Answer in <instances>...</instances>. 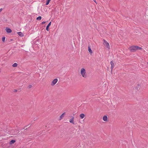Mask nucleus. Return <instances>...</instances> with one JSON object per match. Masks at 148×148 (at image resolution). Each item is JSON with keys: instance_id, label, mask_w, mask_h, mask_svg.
<instances>
[{"instance_id": "f257e3e1", "label": "nucleus", "mask_w": 148, "mask_h": 148, "mask_svg": "<svg viewBox=\"0 0 148 148\" xmlns=\"http://www.w3.org/2000/svg\"><path fill=\"white\" fill-rule=\"evenodd\" d=\"M142 48L138 46H134L130 47L129 49L130 51L131 52H135L138 49H142Z\"/></svg>"}, {"instance_id": "f03ea898", "label": "nucleus", "mask_w": 148, "mask_h": 148, "mask_svg": "<svg viewBox=\"0 0 148 148\" xmlns=\"http://www.w3.org/2000/svg\"><path fill=\"white\" fill-rule=\"evenodd\" d=\"M80 74L84 78H86L87 77V74L86 70L83 68H82L80 71Z\"/></svg>"}, {"instance_id": "7ed1b4c3", "label": "nucleus", "mask_w": 148, "mask_h": 148, "mask_svg": "<svg viewBox=\"0 0 148 148\" xmlns=\"http://www.w3.org/2000/svg\"><path fill=\"white\" fill-rule=\"evenodd\" d=\"M103 45L109 49H110V46L108 42L105 39L103 40Z\"/></svg>"}, {"instance_id": "20e7f679", "label": "nucleus", "mask_w": 148, "mask_h": 148, "mask_svg": "<svg viewBox=\"0 0 148 148\" xmlns=\"http://www.w3.org/2000/svg\"><path fill=\"white\" fill-rule=\"evenodd\" d=\"M58 81V79H53L52 81L51 82V86H53L56 84Z\"/></svg>"}, {"instance_id": "39448f33", "label": "nucleus", "mask_w": 148, "mask_h": 148, "mask_svg": "<svg viewBox=\"0 0 148 148\" xmlns=\"http://www.w3.org/2000/svg\"><path fill=\"white\" fill-rule=\"evenodd\" d=\"M74 117H72L69 120V122L71 123H72L73 124H75V121L74 120Z\"/></svg>"}, {"instance_id": "423d86ee", "label": "nucleus", "mask_w": 148, "mask_h": 148, "mask_svg": "<svg viewBox=\"0 0 148 148\" xmlns=\"http://www.w3.org/2000/svg\"><path fill=\"white\" fill-rule=\"evenodd\" d=\"M110 64L111 65V70H112L114 66V65L112 61H111L110 62Z\"/></svg>"}, {"instance_id": "0eeeda50", "label": "nucleus", "mask_w": 148, "mask_h": 148, "mask_svg": "<svg viewBox=\"0 0 148 148\" xmlns=\"http://www.w3.org/2000/svg\"><path fill=\"white\" fill-rule=\"evenodd\" d=\"M5 31L8 33H10L12 32V30L8 27H6L5 28Z\"/></svg>"}, {"instance_id": "6e6552de", "label": "nucleus", "mask_w": 148, "mask_h": 148, "mask_svg": "<svg viewBox=\"0 0 148 148\" xmlns=\"http://www.w3.org/2000/svg\"><path fill=\"white\" fill-rule=\"evenodd\" d=\"M103 119L106 122L108 121V117L106 115H105L103 117Z\"/></svg>"}, {"instance_id": "1a4fd4ad", "label": "nucleus", "mask_w": 148, "mask_h": 148, "mask_svg": "<svg viewBox=\"0 0 148 148\" xmlns=\"http://www.w3.org/2000/svg\"><path fill=\"white\" fill-rule=\"evenodd\" d=\"M51 22H50L49 23V24L46 27V29L48 31L49 30V27L51 25Z\"/></svg>"}, {"instance_id": "9d476101", "label": "nucleus", "mask_w": 148, "mask_h": 148, "mask_svg": "<svg viewBox=\"0 0 148 148\" xmlns=\"http://www.w3.org/2000/svg\"><path fill=\"white\" fill-rule=\"evenodd\" d=\"M65 114V113L64 112V113H63L62 114L60 115V120H61L62 119L64 116V115Z\"/></svg>"}, {"instance_id": "9b49d317", "label": "nucleus", "mask_w": 148, "mask_h": 148, "mask_svg": "<svg viewBox=\"0 0 148 148\" xmlns=\"http://www.w3.org/2000/svg\"><path fill=\"white\" fill-rule=\"evenodd\" d=\"M18 35L21 37H23L24 36L23 34L21 32H19L17 33Z\"/></svg>"}, {"instance_id": "f8f14e48", "label": "nucleus", "mask_w": 148, "mask_h": 148, "mask_svg": "<svg viewBox=\"0 0 148 148\" xmlns=\"http://www.w3.org/2000/svg\"><path fill=\"white\" fill-rule=\"evenodd\" d=\"M85 116V115L83 114H81L79 115V116L81 119H83V118H84Z\"/></svg>"}, {"instance_id": "ddd939ff", "label": "nucleus", "mask_w": 148, "mask_h": 148, "mask_svg": "<svg viewBox=\"0 0 148 148\" xmlns=\"http://www.w3.org/2000/svg\"><path fill=\"white\" fill-rule=\"evenodd\" d=\"M88 50L89 52V53H90L91 54L92 53V50L91 49H90V47L89 46H88Z\"/></svg>"}, {"instance_id": "4468645a", "label": "nucleus", "mask_w": 148, "mask_h": 148, "mask_svg": "<svg viewBox=\"0 0 148 148\" xmlns=\"http://www.w3.org/2000/svg\"><path fill=\"white\" fill-rule=\"evenodd\" d=\"M17 64L16 63H15L12 64V66L13 67H16L17 66Z\"/></svg>"}, {"instance_id": "2eb2a0df", "label": "nucleus", "mask_w": 148, "mask_h": 148, "mask_svg": "<svg viewBox=\"0 0 148 148\" xmlns=\"http://www.w3.org/2000/svg\"><path fill=\"white\" fill-rule=\"evenodd\" d=\"M15 142V141L14 140H12L10 142V144H12L14 143Z\"/></svg>"}, {"instance_id": "dca6fc26", "label": "nucleus", "mask_w": 148, "mask_h": 148, "mask_svg": "<svg viewBox=\"0 0 148 148\" xmlns=\"http://www.w3.org/2000/svg\"><path fill=\"white\" fill-rule=\"evenodd\" d=\"M51 0H47V2L46 4V5H48L50 1H51Z\"/></svg>"}, {"instance_id": "f3484780", "label": "nucleus", "mask_w": 148, "mask_h": 148, "mask_svg": "<svg viewBox=\"0 0 148 148\" xmlns=\"http://www.w3.org/2000/svg\"><path fill=\"white\" fill-rule=\"evenodd\" d=\"M33 86V85L32 84H30V85H29L28 86V88H29V89H30L31 88H32Z\"/></svg>"}, {"instance_id": "a211bd4d", "label": "nucleus", "mask_w": 148, "mask_h": 148, "mask_svg": "<svg viewBox=\"0 0 148 148\" xmlns=\"http://www.w3.org/2000/svg\"><path fill=\"white\" fill-rule=\"evenodd\" d=\"M41 19V17L40 16H39L36 18V19L38 20H40Z\"/></svg>"}, {"instance_id": "6ab92c4d", "label": "nucleus", "mask_w": 148, "mask_h": 148, "mask_svg": "<svg viewBox=\"0 0 148 148\" xmlns=\"http://www.w3.org/2000/svg\"><path fill=\"white\" fill-rule=\"evenodd\" d=\"M5 37H3L2 38V41L3 42H4L5 41Z\"/></svg>"}, {"instance_id": "aec40b11", "label": "nucleus", "mask_w": 148, "mask_h": 148, "mask_svg": "<svg viewBox=\"0 0 148 148\" xmlns=\"http://www.w3.org/2000/svg\"><path fill=\"white\" fill-rule=\"evenodd\" d=\"M45 23H46V22H45V21H43V22H42V24H44Z\"/></svg>"}, {"instance_id": "412c9836", "label": "nucleus", "mask_w": 148, "mask_h": 148, "mask_svg": "<svg viewBox=\"0 0 148 148\" xmlns=\"http://www.w3.org/2000/svg\"><path fill=\"white\" fill-rule=\"evenodd\" d=\"M3 10V9L1 8V9H0V13Z\"/></svg>"}, {"instance_id": "4be33fe9", "label": "nucleus", "mask_w": 148, "mask_h": 148, "mask_svg": "<svg viewBox=\"0 0 148 148\" xmlns=\"http://www.w3.org/2000/svg\"><path fill=\"white\" fill-rule=\"evenodd\" d=\"M94 2H95V3H96V1H94Z\"/></svg>"}, {"instance_id": "5701e85b", "label": "nucleus", "mask_w": 148, "mask_h": 148, "mask_svg": "<svg viewBox=\"0 0 148 148\" xmlns=\"http://www.w3.org/2000/svg\"><path fill=\"white\" fill-rule=\"evenodd\" d=\"M147 63L148 64V62Z\"/></svg>"}]
</instances>
